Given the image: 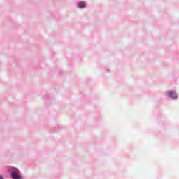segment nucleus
<instances>
[{
  "label": "nucleus",
  "mask_w": 179,
  "mask_h": 179,
  "mask_svg": "<svg viewBox=\"0 0 179 179\" xmlns=\"http://www.w3.org/2000/svg\"><path fill=\"white\" fill-rule=\"evenodd\" d=\"M11 176H12V178L13 179H23L22 176H20L19 174L16 173L15 172H12Z\"/></svg>",
  "instance_id": "obj_2"
},
{
  "label": "nucleus",
  "mask_w": 179,
  "mask_h": 179,
  "mask_svg": "<svg viewBox=\"0 0 179 179\" xmlns=\"http://www.w3.org/2000/svg\"><path fill=\"white\" fill-rule=\"evenodd\" d=\"M167 94L171 99H177V94L174 92H169Z\"/></svg>",
  "instance_id": "obj_1"
},
{
  "label": "nucleus",
  "mask_w": 179,
  "mask_h": 179,
  "mask_svg": "<svg viewBox=\"0 0 179 179\" xmlns=\"http://www.w3.org/2000/svg\"><path fill=\"white\" fill-rule=\"evenodd\" d=\"M0 179H3V178L1 175H0Z\"/></svg>",
  "instance_id": "obj_4"
},
{
  "label": "nucleus",
  "mask_w": 179,
  "mask_h": 179,
  "mask_svg": "<svg viewBox=\"0 0 179 179\" xmlns=\"http://www.w3.org/2000/svg\"><path fill=\"white\" fill-rule=\"evenodd\" d=\"M86 3L85 2H80L78 4V8H85Z\"/></svg>",
  "instance_id": "obj_3"
}]
</instances>
